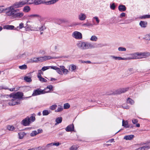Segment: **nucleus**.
I'll use <instances>...</instances> for the list:
<instances>
[{
  "label": "nucleus",
  "instance_id": "6e6d98bb",
  "mask_svg": "<svg viewBox=\"0 0 150 150\" xmlns=\"http://www.w3.org/2000/svg\"><path fill=\"white\" fill-rule=\"evenodd\" d=\"M50 69L49 66H45L42 67V71H44Z\"/></svg>",
  "mask_w": 150,
  "mask_h": 150
},
{
  "label": "nucleus",
  "instance_id": "774afa93",
  "mask_svg": "<svg viewBox=\"0 0 150 150\" xmlns=\"http://www.w3.org/2000/svg\"><path fill=\"white\" fill-rule=\"evenodd\" d=\"M114 139H110L108 141V142L110 143H112L113 142H114Z\"/></svg>",
  "mask_w": 150,
  "mask_h": 150
},
{
  "label": "nucleus",
  "instance_id": "4c0bfd02",
  "mask_svg": "<svg viewBox=\"0 0 150 150\" xmlns=\"http://www.w3.org/2000/svg\"><path fill=\"white\" fill-rule=\"evenodd\" d=\"M24 80L26 82H31L32 81V79L31 77L28 76H25L24 77Z\"/></svg>",
  "mask_w": 150,
  "mask_h": 150
},
{
  "label": "nucleus",
  "instance_id": "a211bd4d",
  "mask_svg": "<svg viewBox=\"0 0 150 150\" xmlns=\"http://www.w3.org/2000/svg\"><path fill=\"white\" fill-rule=\"evenodd\" d=\"M31 10V8L29 6H25L23 9V12L25 13L29 12Z\"/></svg>",
  "mask_w": 150,
  "mask_h": 150
},
{
  "label": "nucleus",
  "instance_id": "9b49d317",
  "mask_svg": "<svg viewBox=\"0 0 150 150\" xmlns=\"http://www.w3.org/2000/svg\"><path fill=\"white\" fill-rule=\"evenodd\" d=\"M22 124L24 126H28L30 123V121H29V117H27L22 122Z\"/></svg>",
  "mask_w": 150,
  "mask_h": 150
},
{
  "label": "nucleus",
  "instance_id": "39448f33",
  "mask_svg": "<svg viewBox=\"0 0 150 150\" xmlns=\"http://www.w3.org/2000/svg\"><path fill=\"white\" fill-rule=\"evenodd\" d=\"M59 0H51L48 1L46 2L42 0H34V4L35 5H38L41 4H45L46 5H49L54 4Z\"/></svg>",
  "mask_w": 150,
  "mask_h": 150
},
{
  "label": "nucleus",
  "instance_id": "052dcab7",
  "mask_svg": "<svg viewBox=\"0 0 150 150\" xmlns=\"http://www.w3.org/2000/svg\"><path fill=\"white\" fill-rule=\"evenodd\" d=\"M132 122L134 124H136L138 122V120L137 119H133L132 120Z\"/></svg>",
  "mask_w": 150,
  "mask_h": 150
},
{
  "label": "nucleus",
  "instance_id": "f03ea898",
  "mask_svg": "<svg viewBox=\"0 0 150 150\" xmlns=\"http://www.w3.org/2000/svg\"><path fill=\"white\" fill-rule=\"evenodd\" d=\"M7 96L9 98V100L8 102V105L11 106L18 105L21 103L20 99L23 96V93L20 92H17L15 93H12Z\"/></svg>",
  "mask_w": 150,
  "mask_h": 150
},
{
  "label": "nucleus",
  "instance_id": "a18cd8bd",
  "mask_svg": "<svg viewBox=\"0 0 150 150\" xmlns=\"http://www.w3.org/2000/svg\"><path fill=\"white\" fill-rule=\"evenodd\" d=\"M149 18H150V15H146L140 17V18L141 19Z\"/></svg>",
  "mask_w": 150,
  "mask_h": 150
},
{
  "label": "nucleus",
  "instance_id": "864d4df0",
  "mask_svg": "<svg viewBox=\"0 0 150 150\" xmlns=\"http://www.w3.org/2000/svg\"><path fill=\"white\" fill-rule=\"evenodd\" d=\"M118 50L120 51H126V49L123 47H120L118 48Z\"/></svg>",
  "mask_w": 150,
  "mask_h": 150
},
{
  "label": "nucleus",
  "instance_id": "412c9836",
  "mask_svg": "<svg viewBox=\"0 0 150 150\" xmlns=\"http://www.w3.org/2000/svg\"><path fill=\"white\" fill-rule=\"evenodd\" d=\"M134 137L133 135H127L124 137V139L126 140H131L133 139Z\"/></svg>",
  "mask_w": 150,
  "mask_h": 150
},
{
  "label": "nucleus",
  "instance_id": "58836bf2",
  "mask_svg": "<svg viewBox=\"0 0 150 150\" xmlns=\"http://www.w3.org/2000/svg\"><path fill=\"white\" fill-rule=\"evenodd\" d=\"M78 148L77 145L72 146L69 149V150H76Z\"/></svg>",
  "mask_w": 150,
  "mask_h": 150
},
{
  "label": "nucleus",
  "instance_id": "8fccbe9b",
  "mask_svg": "<svg viewBox=\"0 0 150 150\" xmlns=\"http://www.w3.org/2000/svg\"><path fill=\"white\" fill-rule=\"evenodd\" d=\"M145 39L147 40H150V34L146 35L145 36Z\"/></svg>",
  "mask_w": 150,
  "mask_h": 150
},
{
  "label": "nucleus",
  "instance_id": "e2e57ef3",
  "mask_svg": "<svg viewBox=\"0 0 150 150\" xmlns=\"http://www.w3.org/2000/svg\"><path fill=\"white\" fill-rule=\"evenodd\" d=\"M37 132L38 134L42 132V130L41 129H39L37 130Z\"/></svg>",
  "mask_w": 150,
  "mask_h": 150
},
{
  "label": "nucleus",
  "instance_id": "c03bdc74",
  "mask_svg": "<svg viewBox=\"0 0 150 150\" xmlns=\"http://www.w3.org/2000/svg\"><path fill=\"white\" fill-rule=\"evenodd\" d=\"M43 73L42 69L39 70L38 71L37 77H40L41 76V75H43Z\"/></svg>",
  "mask_w": 150,
  "mask_h": 150
},
{
  "label": "nucleus",
  "instance_id": "3c124183",
  "mask_svg": "<svg viewBox=\"0 0 150 150\" xmlns=\"http://www.w3.org/2000/svg\"><path fill=\"white\" fill-rule=\"evenodd\" d=\"M46 29V27L44 25H42L40 26V31L41 32L42 31H44V30Z\"/></svg>",
  "mask_w": 150,
  "mask_h": 150
},
{
  "label": "nucleus",
  "instance_id": "ea45409f",
  "mask_svg": "<svg viewBox=\"0 0 150 150\" xmlns=\"http://www.w3.org/2000/svg\"><path fill=\"white\" fill-rule=\"evenodd\" d=\"M38 77L39 79V80L42 82H45L47 81V80L42 77V76Z\"/></svg>",
  "mask_w": 150,
  "mask_h": 150
},
{
  "label": "nucleus",
  "instance_id": "7c9ffc66",
  "mask_svg": "<svg viewBox=\"0 0 150 150\" xmlns=\"http://www.w3.org/2000/svg\"><path fill=\"white\" fill-rule=\"evenodd\" d=\"M28 17L31 18H40V16L37 14H32L28 16Z\"/></svg>",
  "mask_w": 150,
  "mask_h": 150
},
{
  "label": "nucleus",
  "instance_id": "1a4fd4ad",
  "mask_svg": "<svg viewBox=\"0 0 150 150\" xmlns=\"http://www.w3.org/2000/svg\"><path fill=\"white\" fill-rule=\"evenodd\" d=\"M54 58L50 56H45L44 57H38V62H43L46 60H49Z\"/></svg>",
  "mask_w": 150,
  "mask_h": 150
},
{
  "label": "nucleus",
  "instance_id": "a878e982",
  "mask_svg": "<svg viewBox=\"0 0 150 150\" xmlns=\"http://www.w3.org/2000/svg\"><path fill=\"white\" fill-rule=\"evenodd\" d=\"M122 126L126 128H128L129 127L128 122L123 120H122Z\"/></svg>",
  "mask_w": 150,
  "mask_h": 150
},
{
  "label": "nucleus",
  "instance_id": "2eb2a0df",
  "mask_svg": "<svg viewBox=\"0 0 150 150\" xmlns=\"http://www.w3.org/2000/svg\"><path fill=\"white\" fill-rule=\"evenodd\" d=\"M60 70L64 74H67L69 72V71L67 69L65 68V67L64 66H60Z\"/></svg>",
  "mask_w": 150,
  "mask_h": 150
},
{
  "label": "nucleus",
  "instance_id": "dca6fc26",
  "mask_svg": "<svg viewBox=\"0 0 150 150\" xmlns=\"http://www.w3.org/2000/svg\"><path fill=\"white\" fill-rule=\"evenodd\" d=\"M67 132H72L74 130V125L73 124L68 126L65 129Z\"/></svg>",
  "mask_w": 150,
  "mask_h": 150
},
{
  "label": "nucleus",
  "instance_id": "4468645a",
  "mask_svg": "<svg viewBox=\"0 0 150 150\" xmlns=\"http://www.w3.org/2000/svg\"><path fill=\"white\" fill-rule=\"evenodd\" d=\"M50 68H51V69H52L54 70H56L57 72L59 74H62V72H61V71L60 70V68H58L56 66H49Z\"/></svg>",
  "mask_w": 150,
  "mask_h": 150
},
{
  "label": "nucleus",
  "instance_id": "bf43d9fd",
  "mask_svg": "<svg viewBox=\"0 0 150 150\" xmlns=\"http://www.w3.org/2000/svg\"><path fill=\"white\" fill-rule=\"evenodd\" d=\"M34 28L33 31H40V26L35 27Z\"/></svg>",
  "mask_w": 150,
  "mask_h": 150
},
{
  "label": "nucleus",
  "instance_id": "5fc2aeb1",
  "mask_svg": "<svg viewBox=\"0 0 150 150\" xmlns=\"http://www.w3.org/2000/svg\"><path fill=\"white\" fill-rule=\"evenodd\" d=\"M93 19L95 20L96 21L97 24H98L100 22V20L98 18L97 16L94 17L93 18Z\"/></svg>",
  "mask_w": 150,
  "mask_h": 150
},
{
  "label": "nucleus",
  "instance_id": "72a5a7b5",
  "mask_svg": "<svg viewBox=\"0 0 150 150\" xmlns=\"http://www.w3.org/2000/svg\"><path fill=\"white\" fill-rule=\"evenodd\" d=\"M62 118L61 117H58L55 120L56 122L55 125H57V124L61 123L62 122Z\"/></svg>",
  "mask_w": 150,
  "mask_h": 150
},
{
  "label": "nucleus",
  "instance_id": "bb28decb",
  "mask_svg": "<svg viewBox=\"0 0 150 150\" xmlns=\"http://www.w3.org/2000/svg\"><path fill=\"white\" fill-rule=\"evenodd\" d=\"M139 25L140 26L143 28H145L147 25V22L141 21L140 22Z\"/></svg>",
  "mask_w": 150,
  "mask_h": 150
},
{
  "label": "nucleus",
  "instance_id": "f257e3e1",
  "mask_svg": "<svg viewBox=\"0 0 150 150\" xmlns=\"http://www.w3.org/2000/svg\"><path fill=\"white\" fill-rule=\"evenodd\" d=\"M24 5L23 1L16 2L8 8L10 17L13 19H20L24 15V13L18 8L21 7Z\"/></svg>",
  "mask_w": 150,
  "mask_h": 150
},
{
  "label": "nucleus",
  "instance_id": "c9c22d12",
  "mask_svg": "<svg viewBox=\"0 0 150 150\" xmlns=\"http://www.w3.org/2000/svg\"><path fill=\"white\" fill-rule=\"evenodd\" d=\"M93 25L89 23L88 22H87L86 23H84L82 24V26L84 27H89L90 26H93Z\"/></svg>",
  "mask_w": 150,
  "mask_h": 150
},
{
  "label": "nucleus",
  "instance_id": "37998d69",
  "mask_svg": "<svg viewBox=\"0 0 150 150\" xmlns=\"http://www.w3.org/2000/svg\"><path fill=\"white\" fill-rule=\"evenodd\" d=\"M38 133L37 131H33L30 134V136L32 137H33L36 136L38 134Z\"/></svg>",
  "mask_w": 150,
  "mask_h": 150
},
{
  "label": "nucleus",
  "instance_id": "603ef678",
  "mask_svg": "<svg viewBox=\"0 0 150 150\" xmlns=\"http://www.w3.org/2000/svg\"><path fill=\"white\" fill-rule=\"evenodd\" d=\"M58 46L56 45H51L50 47V49H52V50H56L57 49Z\"/></svg>",
  "mask_w": 150,
  "mask_h": 150
},
{
  "label": "nucleus",
  "instance_id": "393cba45",
  "mask_svg": "<svg viewBox=\"0 0 150 150\" xmlns=\"http://www.w3.org/2000/svg\"><path fill=\"white\" fill-rule=\"evenodd\" d=\"M14 28V26L12 25H6L4 26V28L7 30H12Z\"/></svg>",
  "mask_w": 150,
  "mask_h": 150
},
{
  "label": "nucleus",
  "instance_id": "de8ad7c7",
  "mask_svg": "<svg viewBox=\"0 0 150 150\" xmlns=\"http://www.w3.org/2000/svg\"><path fill=\"white\" fill-rule=\"evenodd\" d=\"M7 129L10 131H13L14 129V127L12 126L8 125L7 127Z\"/></svg>",
  "mask_w": 150,
  "mask_h": 150
},
{
  "label": "nucleus",
  "instance_id": "6ab92c4d",
  "mask_svg": "<svg viewBox=\"0 0 150 150\" xmlns=\"http://www.w3.org/2000/svg\"><path fill=\"white\" fill-rule=\"evenodd\" d=\"M53 87L52 85H48L44 90L45 91H49V92L50 91H53Z\"/></svg>",
  "mask_w": 150,
  "mask_h": 150
},
{
  "label": "nucleus",
  "instance_id": "338daca9",
  "mask_svg": "<svg viewBox=\"0 0 150 150\" xmlns=\"http://www.w3.org/2000/svg\"><path fill=\"white\" fill-rule=\"evenodd\" d=\"M3 89L6 90V89H8V88H6V87H4L3 86H0V89Z\"/></svg>",
  "mask_w": 150,
  "mask_h": 150
},
{
  "label": "nucleus",
  "instance_id": "f8f14e48",
  "mask_svg": "<svg viewBox=\"0 0 150 150\" xmlns=\"http://www.w3.org/2000/svg\"><path fill=\"white\" fill-rule=\"evenodd\" d=\"M129 89L128 87H127L125 88H120L117 91V93L118 94H120L122 93H124L127 91Z\"/></svg>",
  "mask_w": 150,
  "mask_h": 150
},
{
  "label": "nucleus",
  "instance_id": "9d476101",
  "mask_svg": "<svg viewBox=\"0 0 150 150\" xmlns=\"http://www.w3.org/2000/svg\"><path fill=\"white\" fill-rule=\"evenodd\" d=\"M86 18V15L83 13H81L78 15V18L81 21H85Z\"/></svg>",
  "mask_w": 150,
  "mask_h": 150
},
{
  "label": "nucleus",
  "instance_id": "13d9d810",
  "mask_svg": "<svg viewBox=\"0 0 150 150\" xmlns=\"http://www.w3.org/2000/svg\"><path fill=\"white\" fill-rule=\"evenodd\" d=\"M110 7L112 10H114L115 8V6L114 3H113L110 5Z\"/></svg>",
  "mask_w": 150,
  "mask_h": 150
},
{
  "label": "nucleus",
  "instance_id": "20e7f679",
  "mask_svg": "<svg viewBox=\"0 0 150 150\" xmlns=\"http://www.w3.org/2000/svg\"><path fill=\"white\" fill-rule=\"evenodd\" d=\"M150 55V53L148 52H137L131 54V56L130 57L126 58V60L130 59H141L147 57Z\"/></svg>",
  "mask_w": 150,
  "mask_h": 150
},
{
  "label": "nucleus",
  "instance_id": "6e6552de",
  "mask_svg": "<svg viewBox=\"0 0 150 150\" xmlns=\"http://www.w3.org/2000/svg\"><path fill=\"white\" fill-rule=\"evenodd\" d=\"M4 12L6 16L10 17L8 7L4 8L2 6H0V13Z\"/></svg>",
  "mask_w": 150,
  "mask_h": 150
},
{
  "label": "nucleus",
  "instance_id": "cd10ccee",
  "mask_svg": "<svg viewBox=\"0 0 150 150\" xmlns=\"http://www.w3.org/2000/svg\"><path fill=\"white\" fill-rule=\"evenodd\" d=\"M24 27V23H21L19 24V25L17 26L16 28L15 29V30H18Z\"/></svg>",
  "mask_w": 150,
  "mask_h": 150
},
{
  "label": "nucleus",
  "instance_id": "b1692460",
  "mask_svg": "<svg viewBox=\"0 0 150 150\" xmlns=\"http://www.w3.org/2000/svg\"><path fill=\"white\" fill-rule=\"evenodd\" d=\"M30 21H29V22ZM28 21L26 23H28ZM26 28L28 29L29 30H31V31H33L34 28V27H33V26H32L31 25H28V24H26V26H25Z\"/></svg>",
  "mask_w": 150,
  "mask_h": 150
},
{
  "label": "nucleus",
  "instance_id": "0e129e2a",
  "mask_svg": "<svg viewBox=\"0 0 150 150\" xmlns=\"http://www.w3.org/2000/svg\"><path fill=\"white\" fill-rule=\"evenodd\" d=\"M122 108H124L126 109H128L129 108V106H125L124 105H123L122 106Z\"/></svg>",
  "mask_w": 150,
  "mask_h": 150
},
{
  "label": "nucleus",
  "instance_id": "a19ab883",
  "mask_svg": "<svg viewBox=\"0 0 150 150\" xmlns=\"http://www.w3.org/2000/svg\"><path fill=\"white\" fill-rule=\"evenodd\" d=\"M50 112L47 110H44L42 112V114L43 115H47Z\"/></svg>",
  "mask_w": 150,
  "mask_h": 150
},
{
  "label": "nucleus",
  "instance_id": "79ce46f5",
  "mask_svg": "<svg viewBox=\"0 0 150 150\" xmlns=\"http://www.w3.org/2000/svg\"><path fill=\"white\" fill-rule=\"evenodd\" d=\"M19 68L21 69H25L27 68V66L26 65L24 64L22 66H19Z\"/></svg>",
  "mask_w": 150,
  "mask_h": 150
},
{
  "label": "nucleus",
  "instance_id": "423d86ee",
  "mask_svg": "<svg viewBox=\"0 0 150 150\" xmlns=\"http://www.w3.org/2000/svg\"><path fill=\"white\" fill-rule=\"evenodd\" d=\"M72 36L77 40H81L82 38V35L81 33L77 31L74 32L72 34Z\"/></svg>",
  "mask_w": 150,
  "mask_h": 150
},
{
  "label": "nucleus",
  "instance_id": "e433bc0d",
  "mask_svg": "<svg viewBox=\"0 0 150 150\" xmlns=\"http://www.w3.org/2000/svg\"><path fill=\"white\" fill-rule=\"evenodd\" d=\"M98 38L95 35L92 36L90 39V40L93 41H96L98 40Z\"/></svg>",
  "mask_w": 150,
  "mask_h": 150
},
{
  "label": "nucleus",
  "instance_id": "680f3d73",
  "mask_svg": "<svg viewBox=\"0 0 150 150\" xmlns=\"http://www.w3.org/2000/svg\"><path fill=\"white\" fill-rule=\"evenodd\" d=\"M40 23H35L34 25H33V27H39L40 26Z\"/></svg>",
  "mask_w": 150,
  "mask_h": 150
},
{
  "label": "nucleus",
  "instance_id": "c756f323",
  "mask_svg": "<svg viewBox=\"0 0 150 150\" xmlns=\"http://www.w3.org/2000/svg\"><path fill=\"white\" fill-rule=\"evenodd\" d=\"M127 102L128 103H129L131 105H133L134 103V101L130 98H128L127 100Z\"/></svg>",
  "mask_w": 150,
  "mask_h": 150
},
{
  "label": "nucleus",
  "instance_id": "aec40b11",
  "mask_svg": "<svg viewBox=\"0 0 150 150\" xmlns=\"http://www.w3.org/2000/svg\"><path fill=\"white\" fill-rule=\"evenodd\" d=\"M150 148L149 146L146 145V146H144L138 148L135 150H147Z\"/></svg>",
  "mask_w": 150,
  "mask_h": 150
},
{
  "label": "nucleus",
  "instance_id": "69168bd1",
  "mask_svg": "<svg viewBox=\"0 0 150 150\" xmlns=\"http://www.w3.org/2000/svg\"><path fill=\"white\" fill-rule=\"evenodd\" d=\"M125 13H122L120 14V17L121 18H122V17H124V16H125Z\"/></svg>",
  "mask_w": 150,
  "mask_h": 150
},
{
  "label": "nucleus",
  "instance_id": "49530a36",
  "mask_svg": "<svg viewBox=\"0 0 150 150\" xmlns=\"http://www.w3.org/2000/svg\"><path fill=\"white\" fill-rule=\"evenodd\" d=\"M70 107L69 104L68 103L64 104V109L69 108Z\"/></svg>",
  "mask_w": 150,
  "mask_h": 150
},
{
  "label": "nucleus",
  "instance_id": "473e14b6",
  "mask_svg": "<svg viewBox=\"0 0 150 150\" xmlns=\"http://www.w3.org/2000/svg\"><path fill=\"white\" fill-rule=\"evenodd\" d=\"M19 138L20 139H22L24 136L25 135V133L24 132H21L18 133Z\"/></svg>",
  "mask_w": 150,
  "mask_h": 150
},
{
  "label": "nucleus",
  "instance_id": "4d7b16f0",
  "mask_svg": "<svg viewBox=\"0 0 150 150\" xmlns=\"http://www.w3.org/2000/svg\"><path fill=\"white\" fill-rule=\"evenodd\" d=\"M29 121H30V123L31 122H33L35 120V117L31 116L30 118L29 117Z\"/></svg>",
  "mask_w": 150,
  "mask_h": 150
},
{
  "label": "nucleus",
  "instance_id": "f704fd0d",
  "mask_svg": "<svg viewBox=\"0 0 150 150\" xmlns=\"http://www.w3.org/2000/svg\"><path fill=\"white\" fill-rule=\"evenodd\" d=\"M30 62L31 63L38 62V57H34L31 58L30 60Z\"/></svg>",
  "mask_w": 150,
  "mask_h": 150
},
{
  "label": "nucleus",
  "instance_id": "f3484780",
  "mask_svg": "<svg viewBox=\"0 0 150 150\" xmlns=\"http://www.w3.org/2000/svg\"><path fill=\"white\" fill-rule=\"evenodd\" d=\"M61 144L59 143V142L52 143L47 144L46 146L47 147H49L50 146H58L60 145Z\"/></svg>",
  "mask_w": 150,
  "mask_h": 150
},
{
  "label": "nucleus",
  "instance_id": "7ed1b4c3",
  "mask_svg": "<svg viewBox=\"0 0 150 150\" xmlns=\"http://www.w3.org/2000/svg\"><path fill=\"white\" fill-rule=\"evenodd\" d=\"M76 45L79 49L82 50L91 49L95 47L91 43L82 41H78Z\"/></svg>",
  "mask_w": 150,
  "mask_h": 150
},
{
  "label": "nucleus",
  "instance_id": "ddd939ff",
  "mask_svg": "<svg viewBox=\"0 0 150 150\" xmlns=\"http://www.w3.org/2000/svg\"><path fill=\"white\" fill-rule=\"evenodd\" d=\"M24 5H30L34 4V0H23Z\"/></svg>",
  "mask_w": 150,
  "mask_h": 150
},
{
  "label": "nucleus",
  "instance_id": "0eeeda50",
  "mask_svg": "<svg viewBox=\"0 0 150 150\" xmlns=\"http://www.w3.org/2000/svg\"><path fill=\"white\" fill-rule=\"evenodd\" d=\"M49 93V91H45L44 90H42L41 89H37L33 91L32 94V96H35L45 93Z\"/></svg>",
  "mask_w": 150,
  "mask_h": 150
},
{
  "label": "nucleus",
  "instance_id": "4be33fe9",
  "mask_svg": "<svg viewBox=\"0 0 150 150\" xmlns=\"http://www.w3.org/2000/svg\"><path fill=\"white\" fill-rule=\"evenodd\" d=\"M111 57L113 59H115V60H126V58H122L121 57H116L114 56H111Z\"/></svg>",
  "mask_w": 150,
  "mask_h": 150
},
{
  "label": "nucleus",
  "instance_id": "2f4dec72",
  "mask_svg": "<svg viewBox=\"0 0 150 150\" xmlns=\"http://www.w3.org/2000/svg\"><path fill=\"white\" fill-rule=\"evenodd\" d=\"M76 69V66L74 64H72L70 66L69 70L72 71Z\"/></svg>",
  "mask_w": 150,
  "mask_h": 150
},
{
  "label": "nucleus",
  "instance_id": "5701e85b",
  "mask_svg": "<svg viewBox=\"0 0 150 150\" xmlns=\"http://www.w3.org/2000/svg\"><path fill=\"white\" fill-rule=\"evenodd\" d=\"M118 9L120 11H124L126 10V7L125 5H122L119 6Z\"/></svg>",
  "mask_w": 150,
  "mask_h": 150
},
{
  "label": "nucleus",
  "instance_id": "09e8293b",
  "mask_svg": "<svg viewBox=\"0 0 150 150\" xmlns=\"http://www.w3.org/2000/svg\"><path fill=\"white\" fill-rule=\"evenodd\" d=\"M57 107L56 105H53L50 107V109L52 110H55Z\"/></svg>",
  "mask_w": 150,
  "mask_h": 150
},
{
  "label": "nucleus",
  "instance_id": "c85d7f7f",
  "mask_svg": "<svg viewBox=\"0 0 150 150\" xmlns=\"http://www.w3.org/2000/svg\"><path fill=\"white\" fill-rule=\"evenodd\" d=\"M63 110V106L60 105H58L57 109L55 110L56 112H59Z\"/></svg>",
  "mask_w": 150,
  "mask_h": 150
}]
</instances>
